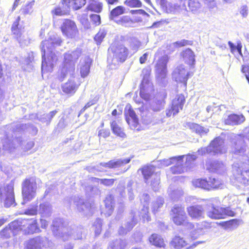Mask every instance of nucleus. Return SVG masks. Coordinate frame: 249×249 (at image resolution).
Listing matches in <instances>:
<instances>
[{
    "mask_svg": "<svg viewBox=\"0 0 249 249\" xmlns=\"http://www.w3.org/2000/svg\"><path fill=\"white\" fill-rule=\"evenodd\" d=\"M62 42L60 37L56 34L50 36L48 40L42 42L41 50L42 52V61L41 69L42 72H51L54 65L57 61V55L54 48L60 46Z\"/></svg>",
    "mask_w": 249,
    "mask_h": 249,
    "instance_id": "obj_1",
    "label": "nucleus"
},
{
    "mask_svg": "<svg viewBox=\"0 0 249 249\" xmlns=\"http://www.w3.org/2000/svg\"><path fill=\"white\" fill-rule=\"evenodd\" d=\"M178 4L169 3L167 8H169L170 12L175 13L184 11L197 14L202 11V5L199 0H178Z\"/></svg>",
    "mask_w": 249,
    "mask_h": 249,
    "instance_id": "obj_2",
    "label": "nucleus"
},
{
    "mask_svg": "<svg viewBox=\"0 0 249 249\" xmlns=\"http://www.w3.org/2000/svg\"><path fill=\"white\" fill-rule=\"evenodd\" d=\"M107 61L116 65L119 62H123L128 55V50L123 45L112 46L108 49Z\"/></svg>",
    "mask_w": 249,
    "mask_h": 249,
    "instance_id": "obj_3",
    "label": "nucleus"
},
{
    "mask_svg": "<svg viewBox=\"0 0 249 249\" xmlns=\"http://www.w3.org/2000/svg\"><path fill=\"white\" fill-rule=\"evenodd\" d=\"M37 184L35 178H26L22 183V204L32 200L36 196Z\"/></svg>",
    "mask_w": 249,
    "mask_h": 249,
    "instance_id": "obj_4",
    "label": "nucleus"
},
{
    "mask_svg": "<svg viewBox=\"0 0 249 249\" xmlns=\"http://www.w3.org/2000/svg\"><path fill=\"white\" fill-rule=\"evenodd\" d=\"M83 230V229L81 226L78 227L73 225L67 228H59L57 230V233H56L55 234L64 241L69 239H80L82 238Z\"/></svg>",
    "mask_w": 249,
    "mask_h": 249,
    "instance_id": "obj_5",
    "label": "nucleus"
},
{
    "mask_svg": "<svg viewBox=\"0 0 249 249\" xmlns=\"http://www.w3.org/2000/svg\"><path fill=\"white\" fill-rule=\"evenodd\" d=\"M226 148L224 145V140L220 137L216 138L207 147L201 148L197 151L199 155H204L206 153L222 154L225 153Z\"/></svg>",
    "mask_w": 249,
    "mask_h": 249,
    "instance_id": "obj_6",
    "label": "nucleus"
},
{
    "mask_svg": "<svg viewBox=\"0 0 249 249\" xmlns=\"http://www.w3.org/2000/svg\"><path fill=\"white\" fill-rule=\"evenodd\" d=\"M81 53V49L77 48L72 52L65 53L64 67L62 70V72L66 71L67 73L69 72L70 74H72L75 69V62L80 57Z\"/></svg>",
    "mask_w": 249,
    "mask_h": 249,
    "instance_id": "obj_7",
    "label": "nucleus"
},
{
    "mask_svg": "<svg viewBox=\"0 0 249 249\" xmlns=\"http://www.w3.org/2000/svg\"><path fill=\"white\" fill-rule=\"evenodd\" d=\"M0 198L6 207H9L15 203L13 183L11 182L5 187L0 188Z\"/></svg>",
    "mask_w": 249,
    "mask_h": 249,
    "instance_id": "obj_8",
    "label": "nucleus"
},
{
    "mask_svg": "<svg viewBox=\"0 0 249 249\" xmlns=\"http://www.w3.org/2000/svg\"><path fill=\"white\" fill-rule=\"evenodd\" d=\"M170 215L173 222L178 226L182 225L188 217L184 207L181 204H175L171 210Z\"/></svg>",
    "mask_w": 249,
    "mask_h": 249,
    "instance_id": "obj_9",
    "label": "nucleus"
},
{
    "mask_svg": "<svg viewBox=\"0 0 249 249\" xmlns=\"http://www.w3.org/2000/svg\"><path fill=\"white\" fill-rule=\"evenodd\" d=\"M189 74L188 68L182 64L177 66L172 73L173 79L177 82L183 83L185 86L187 85Z\"/></svg>",
    "mask_w": 249,
    "mask_h": 249,
    "instance_id": "obj_10",
    "label": "nucleus"
},
{
    "mask_svg": "<svg viewBox=\"0 0 249 249\" xmlns=\"http://www.w3.org/2000/svg\"><path fill=\"white\" fill-rule=\"evenodd\" d=\"M60 29L63 34L69 38L74 37L78 32L75 23L69 19L61 20Z\"/></svg>",
    "mask_w": 249,
    "mask_h": 249,
    "instance_id": "obj_11",
    "label": "nucleus"
},
{
    "mask_svg": "<svg viewBox=\"0 0 249 249\" xmlns=\"http://www.w3.org/2000/svg\"><path fill=\"white\" fill-rule=\"evenodd\" d=\"M21 142V138H15L11 142L7 136H5L0 141V154H3L5 151L11 152L13 149L20 145Z\"/></svg>",
    "mask_w": 249,
    "mask_h": 249,
    "instance_id": "obj_12",
    "label": "nucleus"
},
{
    "mask_svg": "<svg viewBox=\"0 0 249 249\" xmlns=\"http://www.w3.org/2000/svg\"><path fill=\"white\" fill-rule=\"evenodd\" d=\"M185 98L182 94L178 95L173 100L172 106L166 110L167 117L176 115L179 110H182L185 103Z\"/></svg>",
    "mask_w": 249,
    "mask_h": 249,
    "instance_id": "obj_13",
    "label": "nucleus"
},
{
    "mask_svg": "<svg viewBox=\"0 0 249 249\" xmlns=\"http://www.w3.org/2000/svg\"><path fill=\"white\" fill-rule=\"evenodd\" d=\"M233 212L229 208L222 207H214L212 206L207 212L208 217L212 219L225 218L226 216H233Z\"/></svg>",
    "mask_w": 249,
    "mask_h": 249,
    "instance_id": "obj_14",
    "label": "nucleus"
},
{
    "mask_svg": "<svg viewBox=\"0 0 249 249\" xmlns=\"http://www.w3.org/2000/svg\"><path fill=\"white\" fill-rule=\"evenodd\" d=\"M168 61L167 55L162 56L157 62L156 72L157 79L159 82H163L166 76V64Z\"/></svg>",
    "mask_w": 249,
    "mask_h": 249,
    "instance_id": "obj_15",
    "label": "nucleus"
},
{
    "mask_svg": "<svg viewBox=\"0 0 249 249\" xmlns=\"http://www.w3.org/2000/svg\"><path fill=\"white\" fill-rule=\"evenodd\" d=\"M49 244L48 239L45 237L37 236L26 241V249H45Z\"/></svg>",
    "mask_w": 249,
    "mask_h": 249,
    "instance_id": "obj_16",
    "label": "nucleus"
},
{
    "mask_svg": "<svg viewBox=\"0 0 249 249\" xmlns=\"http://www.w3.org/2000/svg\"><path fill=\"white\" fill-rule=\"evenodd\" d=\"M71 202L76 206L78 211L83 213L85 215L88 216L91 214V206L89 202L75 196L71 199Z\"/></svg>",
    "mask_w": 249,
    "mask_h": 249,
    "instance_id": "obj_17",
    "label": "nucleus"
},
{
    "mask_svg": "<svg viewBox=\"0 0 249 249\" xmlns=\"http://www.w3.org/2000/svg\"><path fill=\"white\" fill-rule=\"evenodd\" d=\"M124 115L125 120L132 129L139 130V119L134 112L132 109L130 105H127L124 109Z\"/></svg>",
    "mask_w": 249,
    "mask_h": 249,
    "instance_id": "obj_18",
    "label": "nucleus"
},
{
    "mask_svg": "<svg viewBox=\"0 0 249 249\" xmlns=\"http://www.w3.org/2000/svg\"><path fill=\"white\" fill-rule=\"evenodd\" d=\"M189 216L193 219L199 220L204 218L205 211L202 206L196 205L187 208Z\"/></svg>",
    "mask_w": 249,
    "mask_h": 249,
    "instance_id": "obj_19",
    "label": "nucleus"
},
{
    "mask_svg": "<svg viewBox=\"0 0 249 249\" xmlns=\"http://www.w3.org/2000/svg\"><path fill=\"white\" fill-rule=\"evenodd\" d=\"M207 169L211 172L216 173L219 174L224 173L226 170L225 165L221 161L213 160L206 164Z\"/></svg>",
    "mask_w": 249,
    "mask_h": 249,
    "instance_id": "obj_20",
    "label": "nucleus"
},
{
    "mask_svg": "<svg viewBox=\"0 0 249 249\" xmlns=\"http://www.w3.org/2000/svg\"><path fill=\"white\" fill-rule=\"evenodd\" d=\"M246 151V145L244 140L241 137H238L233 142L231 151L235 155H243Z\"/></svg>",
    "mask_w": 249,
    "mask_h": 249,
    "instance_id": "obj_21",
    "label": "nucleus"
},
{
    "mask_svg": "<svg viewBox=\"0 0 249 249\" xmlns=\"http://www.w3.org/2000/svg\"><path fill=\"white\" fill-rule=\"evenodd\" d=\"M232 174L235 179L237 182L245 185L248 183V179L245 176V174H247V172H243L238 164L235 163L233 165Z\"/></svg>",
    "mask_w": 249,
    "mask_h": 249,
    "instance_id": "obj_22",
    "label": "nucleus"
},
{
    "mask_svg": "<svg viewBox=\"0 0 249 249\" xmlns=\"http://www.w3.org/2000/svg\"><path fill=\"white\" fill-rule=\"evenodd\" d=\"M26 223L24 224L23 232L25 234L39 232L40 229L37 225L36 220L35 219H25Z\"/></svg>",
    "mask_w": 249,
    "mask_h": 249,
    "instance_id": "obj_23",
    "label": "nucleus"
},
{
    "mask_svg": "<svg viewBox=\"0 0 249 249\" xmlns=\"http://www.w3.org/2000/svg\"><path fill=\"white\" fill-rule=\"evenodd\" d=\"M91 63V60L88 56H85L81 59L79 63V69L82 77H85L89 74Z\"/></svg>",
    "mask_w": 249,
    "mask_h": 249,
    "instance_id": "obj_24",
    "label": "nucleus"
},
{
    "mask_svg": "<svg viewBox=\"0 0 249 249\" xmlns=\"http://www.w3.org/2000/svg\"><path fill=\"white\" fill-rule=\"evenodd\" d=\"M141 21H142V19H140L139 18L131 19L130 17L128 16H124L117 20H114V22L118 25L126 27H134L133 25L135 23Z\"/></svg>",
    "mask_w": 249,
    "mask_h": 249,
    "instance_id": "obj_25",
    "label": "nucleus"
},
{
    "mask_svg": "<svg viewBox=\"0 0 249 249\" xmlns=\"http://www.w3.org/2000/svg\"><path fill=\"white\" fill-rule=\"evenodd\" d=\"M130 159H121L117 160H111L108 162L101 163L100 165L108 168H115L120 167L130 162Z\"/></svg>",
    "mask_w": 249,
    "mask_h": 249,
    "instance_id": "obj_26",
    "label": "nucleus"
},
{
    "mask_svg": "<svg viewBox=\"0 0 249 249\" xmlns=\"http://www.w3.org/2000/svg\"><path fill=\"white\" fill-rule=\"evenodd\" d=\"M24 223H26V221L24 220V219H18L9 224L8 226L13 232V235H16L19 231H23Z\"/></svg>",
    "mask_w": 249,
    "mask_h": 249,
    "instance_id": "obj_27",
    "label": "nucleus"
},
{
    "mask_svg": "<svg viewBox=\"0 0 249 249\" xmlns=\"http://www.w3.org/2000/svg\"><path fill=\"white\" fill-rule=\"evenodd\" d=\"M114 197L112 195L107 196L105 200V208L103 212L106 216L111 215L114 209Z\"/></svg>",
    "mask_w": 249,
    "mask_h": 249,
    "instance_id": "obj_28",
    "label": "nucleus"
},
{
    "mask_svg": "<svg viewBox=\"0 0 249 249\" xmlns=\"http://www.w3.org/2000/svg\"><path fill=\"white\" fill-rule=\"evenodd\" d=\"M149 200V196L147 194H143L142 197L141 198V200L142 203H144L143 204V208L142 210V212L141 213L142 218L147 220V221H149L150 220V217L148 216V202Z\"/></svg>",
    "mask_w": 249,
    "mask_h": 249,
    "instance_id": "obj_29",
    "label": "nucleus"
},
{
    "mask_svg": "<svg viewBox=\"0 0 249 249\" xmlns=\"http://www.w3.org/2000/svg\"><path fill=\"white\" fill-rule=\"evenodd\" d=\"M78 85L76 84L74 77L71 78L62 86L63 91L66 93H74Z\"/></svg>",
    "mask_w": 249,
    "mask_h": 249,
    "instance_id": "obj_30",
    "label": "nucleus"
},
{
    "mask_svg": "<svg viewBox=\"0 0 249 249\" xmlns=\"http://www.w3.org/2000/svg\"><path fill=\"white\" fill-rule=\"evenodd\" d=\"M245 120V117L242 115L231 114L228 116L225 121L227 124L236 125L243 123Z\"/></svg>",
    "mask_w": 249,
    "mask_h": 249,
    "instance_id": "obj_31",
    "label": "nucleus"
},
{
    "mask_svg": "<svg viewBox=\"0 0 249 249\" xmlns=\"http://www.w3.org/2000/svg\"><path fill=\"white\" fill-rule=\"evenodd\" d=\"M181 55L185 63L189 65H194L195 63L194 53L190 49H187L182 52Z\"/></svg>",
    "mask_w": 249,
    "mask_h": 249,
    "instance_id": "obj_32",
    "label": "nucleus"
},
{
    "mask_svg": "<svg viewBox=\"0 0 249 249\" xmlns=\"http://www.w3.org/2000/svg\"><path fill=\"white\" fill-rule=\"evenodd\" d=\"M184 155L177 157L175 162L176 165L171 167V171L173 174H181L184 171V167L183 166V158Z\"/></svg>",
    "mask_w": 249,
    "mask_h": 249,
    "instance_id": "obj_33",
    "label": "nucleus"
},
{
    "mask_svg": "<svg viewBox=\"0 0 249 249\" xmlns=\"http://www.w3.org/2000/svg\"><path fill=\"white\" fill-rule=\"evenodd\" d=\"M186 241L179 236H175L170 243V246L175 249H180L187 245Z\"/></svg>",
    "mask_w": 249,
    "mask_h": 249,
    "instance_id": "obj_34",
    "label": "nucleus"
},
{
    "mask_svg": "<svg viewBox=\"0 0 249 249\" xmlns=\"http://www.w3.org/2000/svg\"><path fill=\"white\" fill-rule=\"evenodd\" d=\"M155 171V168L153 166H146L142 169V172L146 183L148 182V180L150 178H153L155 177V175H158L157 173H154Z\"/></svg>",
    "mask_w": 249,
    "mask_h": 249,
    "instance_id": "obj_35",
    "label": "nucleus"
},
{
    "mask_svg": "<svg viewBox=\"0 0 249 249\" xmlns=\"http://www.w3.org/2000/svg\"><path fill=\"white\" fill-rule=\"evenodd\" d=\"M86 3V0H63V3L68 7H72L74 10L80 9Z\"/></svg>",
    "mask_w": 249,
    "mask_h": 249,
    "instance_id": "obj_36",
    "label": "nucleus"
},
{
    "mask_svg": "<svg viewBox=\"0 0 249 249\" xmlns=\"http://www.w3.org/2000/svg\"><path fill=\"white\" fill-rule=\"evenodd\" d=\"M38 213L42 217H49L52 213V208L48 202H45L39 205Z\"/></svg>",
    "mask_w": 249,
    "mask_h": 249,
    "instance_id": "obj_37",
    "label": "nucleus"
},
{
    "mask_svg": "<svg viewBox=\"0 0 249 249\" xmlns=\"http://www.w3.org/2000/svg\"><path fill=\"white\" fill-rule=\"evenodd\" d=\"M136 223V220L133 216V218L127 221L125 227L121 226L119 230L118 233L120 235L126 234L128 232L132 229Z\"/></svg>",
    "mask_w": 249,
    "mask_h": 249,
    "instance_id": "obj_38",
    "label": "nucleus"
},
{
    "mask_svg": "<svg viewBox=\"0 0 249 249\" xmlns=\"http://www.w3.org/2000/svg\"><path fill=\"white\" fill-rule=\"evenodd\" d=\"M150 243L157 247L164 248L165 244L163 239L159 235L154 233L152 234L149 238Z\"/></svg>",
    "mask_w": 249,
    "mask_h": 249,
    "instance_id": "obj_39",
    "label": "nucleus"
},
{
    "mask_svg": "<svg viewBox=\"0 0 249 249\" xmlns=\"http://www.w3.org/2000/svg\"><path fill=\"white\" fill-rule=\"evenodd\" d=\"M165 102L162 97L156 98L150 104V108L154 111H159L163 108Z\"/></svg>",
    "mask_w": 249,
    "mask_h": 249,
    "instance_id": "obj_40",
    "label": "nucleus"
},
{
    "mask_svg": "<svg viewBox=\"0 0 249 249\" xmlns=\"http://www.w3.org/2000/svg\"><path fill=\"white\" fill-rule=\"evenodd\" d=\"M188 126L191 129L200 135L205 134L209 131V129L208 128H204L197 124L189 123Z\"/></svg>",
    "mask_w": 249,
    "mask_h": 249,
    "instance_id": "obj_41",
    "label": "nucleus"
},
{
    "mask_svg": "<svg viewBox=\"0 0 249 249\" xmlns=\"http://www.w3.org/2000/svg\"><path fill=\"white\" fill-rule=\"evenodd\" d=\"M125 8L122 6H117L111 11L109 15L110 19L113 21H114V20H117V19H115V18L118 16L124 14L125 13Z\"/></svg>",
    "mask_w": 249,
    "mask_h": 249,
    "instance_id": "obj_42",
    "label": "nucleus"
},
{
    "mask_svg": "<svg viewBox=\"0 0 249 249\" xmlns=\"http://www.w3.org/2000/svg\"><path fill=\"white\" fill-rule=\"evenodd\" d=\"M164 203V199L161 197H158L156 200L154 201L152 203V212L155 214L159 211Z\"/></svg>",
    "mask_w": 249,
    "mask_h": 249,
    "instance_id": "obj_43",
    "label": "nucleus"
},
{
    "mask_svg": "<svg viewBox=\"0 0 249 249\" xmlns=\"http://www.w3.org/2000/svg\"><path fill=\"white\" fill-rule=\"evenodd\" d=\"M87 9L91 11L99 13L101 12L103 9V3L101 2L97 1L93 3H89Z\"/></svg>",
    "mask_w": 249,
    "mask_h": 249,
    "instance_id": "obj_44",
    "label": "nucleus"
},
{
    "mask_svg": "<svg viewBox=\"0 0 249 249\" xmlns=\"http://www.w3.org/2000/svg\"><path fill=\"white\" fill-rule=\"evenodd\" d=\"M150 83H149L148 79H147L145 77L143 78L141 84L140 94L141 97L145 100H148L150 97V95L149 94L145 93V89L146 88V85H148Z\"/></svg>",
    "mask_w": 249,
    "mask_h": 249,
    "instance_id": "obj_45",
    "label": "nucleus"
},
{
    "mask_svg": "<svg viewBox=\"0 0 249 249\" xmlns=\"http://www.w3.org/2000/svg\"><path fill=\"white\" fill-rule=\"evenodd\" d=\"M193 184L196 187L209 190V180L203 179H197L193 181Z\"/></svg>",
    "mask_w": 249,
    "mask_h": 249,
    "instance_id": "obj_46",
    "label": "nucleus"
},
{
    "mask_svg": "<svg viewBox=\"0 0 249 249\" xmlns=\"http://www.w3.org/2000/svg\"><path fill=\"white\" fill-rule=\"evenodd\" d=\"M111 127L115 134L122 138L125 136V134L122 128L117 124L116 121H113L111 123Z\"/></svg>",
    "mask_w": 249,
    "mask_h": 249,
    "instance_id": "obj_47",
    "label": "nucleus"
},
{
    "mask_svg": "<svg viewBox=\"0 0 249 249\" xmlns=\"http://www.w3.org/2000/svg\"><path fill=\"white\" fill-rule=\"evenodd\" d=\"M125 245V241L119 239L111 243L109 246L111 249H124Z\"/></svg>",
    "mask_w": 249,
    "mask_h": 249,
    "instance_id": "obj_48",
    "label": "nucleus"
},
{
    "mask_svg": "<svg viewBox=\"0 0 249 249\" xmlns=\"http://www.w3.org/2000/svg\"><path fill=\"white\" fill-rule=\"evenodd\" d=\"M209 190L211 189H218L221 188L222 185V181L215 178H210L209 179Z\"/></svg>",
    "mask_w": 249,
    "mask_h": 249,
    "instance_id": "obj_49",
    "label": "nucleus"
},
{
    "mask_svg": "<svg viewBox=\"0 0 249 249\" xmlns=\"http://www.w3.org/2000/svg\"><path fill=\"white\" fill-rule=\"evenodd\" d=\"M35 1L33 0L23 6L20 9L21 14L26 15L30 14L33 12V6L34 5Z\"/></svg>",
    "mask_w": 249,
    "mask_h": 249,
    "instance_id": "obj_50",
    "label": "nucleus"
},
{
    "mask_svg": "<svg viewBox=\"0 0 249 249\" xmlns=\"http://www.w3.org/2000/svg\"><path fill=\"white\" fill-rule=\"evenodd\" d=\"M89 190L90 191L89 195L91 196L95 197L100 196L101 190L96 186H89L86 188V192H88Z\"/></svg>",
    "mask_w": 249,
    "mask_h": 249,
    "instance_id": "obj_51",
    "label": "nucleus"
},
{
    "mask_svg": "<svg viewBox=\"0 0 249 249\" xmlns=\"http://www.w3.org/2000/svg\"><path fill=\"white\" fill-rule=\"evenodd\" d=\"M102 226V220L101 219L97 218L93 223L92 228H93L95 234L99 235L101 232Z\"/></svg>",
    "mask_w": 249,
    "mask_h": 249,
    "instance_id": "obj_52",
    "label": "nucleus"
},
{
    "mask_svg": "<svg viewBox=\"0 0 249 249\" xmlns=\"http://www.w3.org/2000/svg\"><path fill=\"white\" fill-rule=\"evenodd\" d=\"M124 4L127 6L130 7H141L142 6V2L139 0H125Z\"/></svg>",
    "mask_w": 249,
    "mask_h": 249,
    "instance_id": "obj_53",
    "label": "nucleus"
},
{
    "mask_svg": "<svg viewBox=\"0 0 249 249\" xmlns=\"http://www.w3.org/2000/svg\"><path fill=\"white\" fill-rule=\"evenodd\" d=\"M106 35L105 30H100L94 37V40L97 44H100Z\"/></svg>",
    "mask_w": 249,
    "mask_h": 249,
    "instance_id": "obj_54",
    "label": "nucleus"
},
{
    "mask_svg": "<svg viewBox=\"0 0 249 249\" xmlns=\"http://www.w3.org/2000/svg\"><path fill=\"white\" fill-rule=\"evenodd\" d=\"M130 47L134 51L136 52L141 46V42L136 38L131 39Z\"/></svg>",
    "mask_w": 249,
    "mask_h": 249,
    "instance_id": "obj_55",
    "label": "nucleus"
},
{
    "mask_svg": "<svg viewBox=\"0 0 249 249\" xmlns=\"http://www.w3.org/2000/svg\"><path fill=\"white\" fill-rule=\"evenodd\" d=\"M153 180L151 181V185L154 191H157L159 189L160 184V177L158 175H155V177L152 178Z\"/></svg>",
    "mask_w": 249,
    "mask_h": 249,
    "instance_id": "obj_56",
    "label": "nucleus"
},
{
    "mask_svg": "<svg viewBox=\"0 0 249 249\" xmlns=\"http://www.w3.org/2000/svg\"><path fill=\"white\" fill-rule=\"evenodd\" d=\"M0 235L3 238H9L11 235H13V232L8 226V227H6L0 232Z\"/></svg>",
    "mask_w": 249,
    "mask_h": 249,
    "instance_id": "obj_57",
    "label": "nucleus"
},
{
    "mask_svg": "<svg viewBox=\"0 0 249 249\" xmlns=\"http://www.w3.org/2000/svg\"><path fill=\"white\" fill-rule=\"evenodd\" d=\"M16 24L12 25L11 27V31L13 34L14 35V37L17 39L20 38L22 35L21 29H15Z\"/></svg>",
    "mask_w": 249,
    "mask_h": 249,
    "instance_id": "obj_58",
    "label": "nucleus"
},
{
    "mask_svg": "<svg viewBox=\"0 0 249 249\" xmlns=\"http://www.w3.org/2000/svg\"><path fill=\"white\" fill-rule=\"evenodd\" d=\"M186 157V162H185V166L186 167L189 166L192 162L195 161L196 158L197 157L196 155L194 154H188Z\"/></svg>",
    "mask_w": 249,
    "mask_h": 249,
    "instance_id": "obj_59",
    "label": "nucleus"
},
{
    "mask_svg": "<svg viewBox=\"0 0 249 249\" xmlns=\"http://www.w3.org/2000/svg\"><path fill=\"white\" fill-rule=\"evenodd\" d=\"M17 40L18 41L20 46L22 47L27 46L30 43V39L28 37L22 36V35H21V37L19 38Z\"/></svg>",
    "mask_w": 249,
    "mask_h": 249,
    "instance_id": "obj_60",
    "label": "nucleus"
},
{
    "mask_svg": "<svg viewBox=\"0 0 249 249\" xmlns=\"http://www.w3.org/2000/svg\"><path fill=\"white\" fill-rule=\"evenodd\" d=\"M90 18L93 24L96 25H99L101 24L100 16L97 14H91L90 16Z\"/></svg>",
    "mask_w": 249,
    "mask_h": 249,
    "instance_id": "obj_61",
    "label": "nucleus"
},
{
    "mask_svg": "<svg viewBox=\"0 0 249 249\" xmlns=\"http://www.w3.org/2000/svg\"><path fill=\"white\" fill-rule=\"evenodd\" d=\"M37 212L36 207L33 206L26 210L24 212V213L27 215H34L37 213Z\"/></svg>",
    "mask_w": 249,
    "mask_h": 249,
    "instance_id": "obj_62",
    "label": "nucleus"
},
{
    "mask_svg": "<svg viewBox=\"0 0 249 249\" xmlns=\"http://www.w3.org/2000/svg\"><path fill=\"white\" fill-rule=\"evenodd\" d=\"M174 44L178 47H182L188 45H191L192 44V41L188 40L182 39L180 41L176 42Z\"/></svg>",
    "mask_w": 249,
    "mask_h": 249,
    "instance_id": "obj_63",
    "label": "nucleus"
},
{
    "mask_svg": "<svg viewBox=\"0 0 249 249\" xmlns=\"http://www.w3.org/2000/svg\"><path fill=\"white\" fill-rule=\"evenodd\" d=\"M115 180V179H106L104 178L100 180V183L104 184L107 186H112Z\"/></svg>",
    "mask_w": 249,
    "mask_h": 249,
    "instance_id": "obj_64",
    "label": "nucleus"
}]
</instances>
